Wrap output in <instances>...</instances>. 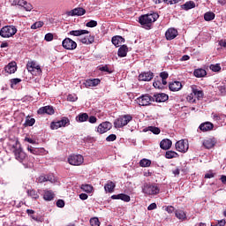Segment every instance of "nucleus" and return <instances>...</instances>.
<instances>
[{
    "label": "nucleus",
    "instance_id": "nucleus-1",
    "mask_svg": "<svg viewBox=\"0 0 226 226\" xmlns=\"http://www.w3.org/2000/svg\"><path fill=\"white\" fill-rule=\"evenodd\" d=\"M158 17H160L158 13L153 12L139 17V22L141 26H145V27H150L153 22H156V20H158Z\"/></svg>",
    "mask_w": 226,
    "mask_h": 226
},
{
    "label": "nucleus",
    "instance_id": "nucleus-2",
    "mask_svg": "<svg viewBox=\"0 0 226 226\" xmlns=\"http://www.w3.org/2000/svg\"><path fill=\"white\" fill-rule=\"evenodd\" d=\"M11 151H12L18 162H22L23 160H26V153L24 152V150H22L19 140H16L15 143L11 146Z\"/></svg>",
    "mask_w": 226,
    "mask_h": 226
},
{
    "label": "nucleus",
    "instance_id": "nucleus-3",
    "mask_svg": "<svg viewBox=\"0 0 226 226\" xmlns=\"http://www.w3.org/2000/svg\"><path fill=\"white\" fill-rule=\"evenodd\" d=\"M17 34V27L13 25L3 26L0 30L2 38H11Z\"/></svg>",
    "mask_w": 226,
    "mask_h": 226
},
{
    "label": "nucleus",
    "instance_id": "nucleus-4",
    "mask_svg": "<svg viewBox=\"0 0 226 226\" xmlns=\"http://www.w3.org/2000/svg\"><path fill=\"white\" fill-rule=\"evenodd\" d=\"M142 192L145 195H158L160 193V187L153 184H144Z\"/></svg>",
    "mask_w": 226,
    "mask_h": 226
},
{
    "label": "nucleus",
    "instance_id": "nucleus-5",
    "mask_svg": "<svg viewBox=\"0 0 226 226\" xmlns=\"http://www.w3.org/2000/svg\"><path fill=\"white\" fill-rule=\"evenodd\" d=\"M132 119L133 117L130 115L122 116L115 120V128H123V126H126V124H128V123H130V121H132Z\"/></svg>",
    "mask_w": 226,
    "mask_h": 226
},
{
    "label": "nucleus",
    "instance_id": "nucleus-6",
    "mask_svg": "<svg viewBox=\"0 0 226 226\" xmlns=\"http://www.w3.org/2000/svg\"><path fill=\"white\" fill-rule=\"evenodd\" d=\"M26 70H28L32 75L35 76L41 75V68L34 61H30L26 64Z\"/></svg>",
    "mask_w": 226,
    "mask_h": 226
},
{
    "label": "nucleus",
    "instance_id": "nucleus-7",
    "mask_svg": "<svg viewBox=\"0 0 226 226\" xmlns=\"http://www.w3.org/2000/svg\"><path fill=\"white\" fill-rule=\"evenodd\" d=\"M136 102L140 107H147L151 105L152 102H154V98L149 94H144L137 98Z\"/></svg>",
    "mask_w": 226,
    "mask_h": 226
},
{
    "label": "nucleus",
    "instance_id": "nucleus-8",
    "mask_svg": "<svg viewBox=\"0 0 226 226\" xmlns=\"http://www.w3.org/2000/svg\"><path fill=\"white\" fill-rule=\"evenodd\" d=\"M70 165L79 166L84 163V157L80 154H72L68 158Z\"/></svg>",
    "mask_w": 226,
    "mask_h": 226
},
{
    "label": "nucleus",
    "instance_id": "nucleus-9",
    "mask_svg": "<svg viewBox=\"0 0 226 226\" xmlns=\"http://www.w3.org/2000/svg\"><path fill=\"white\" fill-rule=\"evenodd\" d=\"M62 47H64V49L66 50H75V49H77V42L70 38H65L62 41Z\"/></svg>",
    "mask_w": 226,
    "mask_h": 226
},
{
    "label": "nucleus",
    "instance_id": "nucleus-10",
    "mask_svg": "<svg viewBox=\"0 0 226 226\" xmlns=\"http://www.w3.org/2000/svg\"><path fill=\"white\" fill-rule=\"evenodd\" d=\"M66 124H70V119H68L67 117H64L60 121L51 123L50 128L51 130H57L58 128H63L66 126Z\"/></svg>",
    "mask_w": 226,
    "mask_h": 226
},
{
    "label": "nucleus",
    "instance_id": "nucleus-11",
    "mask_svg": "<svg viewBox=\"0 0 226 226\" xmlns=\"http://www.w3.org/2000/svg\"><path fill=\"white\" fill-rule=\"evenodd\" d=\"M176 149L179 153H186L189 149L188 140L181 139L176 143Z\"/></svg>",
    "mask_w": 226,
    "mask_h": 226
},
{
    "label": "nucleus",
    "instance_id": "nucleus-12",
    "mask_svg": "<svg viewBox=\"0 0 226 226\" xmlns=\"http://www.w3.org/2000/svg\"><path fill=\"white\" fill-rule=\"evenodd\" d=\"M112 128V124L110 122H103L101 124L98 125L97 127V132L98 133H107L109 130Z\"/></svg>",
    "mask_w": 226,
    "mask_h": 226
},
{
    "label": "nucleus",
    "instance_id": "nucleus-13",
    "mask_svg": "<svg viewBox=\"0 0 226 226\" xmlns=\"http://www.w3.org/2000/svg\"><path fill=\"white\" fill-rule=\"evenodd\" d=\"M78 40L84 45H91L92 43H94V36L93 35H88V36L81 35L80 37L78 38Z\"/></svg>",
    "mask_w": 226,
    "mask_h": 226
},
{
    "label": "nucleus",
    "instance_id": "nucleus-14",
    "mask_svg": "<svg viewBox=\"0 0 226 226\" xmlns=\"http://www.w3.org/2000/svg\"><path fill=\"white\" fill-rule=\"evenodd\" d=\"M85 14H86V9L82 7L75 8L68 12L69 17H75V16L80 17Z\"/></svg>",
    "mask_w": 226,
    "mask_h": 226
},
{
    "label": "nucleus",
    "instance_id": "nucleus-15",
    "mask_svg": "<svg viewBox=\"0 0 226 226\" xmlns=\"http://www.w3.org/2000/svg\"><path fill=\"white\" fill-rule=\"evenodd\" d=\"M102 80L100 79H88L83 83L85 87H96Z\"/></svg>",
    "mask_w": 226,
    "mask_h": 226
},
{
    "label": "nucleus",
    "instance_id": "nucleus-16",
    "mask_svg": "<svg viewBox=\"0 0 226 226\" xmlns=\"http://www.w3.org/2000/svg\"><path fill=\"white\" fill-rule=\"evenodd\" d=\"M37 181L38 183H47V181L49 183H56V177L53 175L40 176L37 178Z\"/></svg>",
    "mask_w": 226,
    "mask_h": 226
},
{
    "label": "nucleus",
    "instance_id": "nucleus-17",
    "mask_svg": "<svg viewBox=\"0 0 226 226\" xmlns=\"http://www.w3.org/2000/svg\"><path fill=\"white\" fill-rule=\"evenodd\" d=\"M202 144L206 149H213V147L216 145V140L213 138H207Z\"/></svg>",
    "mask_w": 226,
    "mask_h": 226
},
{
    "label": "nucleus",
    "instance_id": "nucleus-18",
    "mask_svg": "<svg viewBox=\"0 0 226 226\" xmlns=\"http://www.w3.org/2000/svg\"><path fill=\"white\" fill-rule=\"evenodd\" d=\"M153 79V72H143L139 74V80H141L143 82H149Z\"/></svg>",
    "mask_w": 226,
    "mask_h": 226
},
{
    "label": "nucleus",
    "instance_id": "nucleus-19",
    "mask_svg": "<svg viewBox=\"0 0 226 226\" xmlns=\"http://www.w3.org/2000/svg\"><path fill=\"white\" fill-rule=\"evenodd\" d=\"M38 114H49L52 116L54 114V108L52 106H45L38 109Z\"/></svg>",
    "mask_w": 226,
    "mask_h": 226
},
{
    "label": "nucleus",
    "instance_id": "nucleus-20",
    "mask_svg": "<svg viewBox=\"0 0 226 226\" xmlns=\"http://www.w3.org/2000/svg\"><path fill=\"white\" fill-rule=\"evenodd\" d=\"M6 73H15L17 72V63L16 62H11L8 64V65L4 68Z\"/></svg>",
    "mask_w": 226,
    "mask_h": 226
},
{
    "label": "nucleus",
    "instance_id": "nucleus-21",
    "mask_svg": "<svg viewBox=\"0 0 226 226\" xmlns=\"http://www.w3.org/2000/svg\"><path fill=\"white\" fill-rule=\"evenodd\" d=\"M165 36L167 40H174L177 36V30L175 28H170L166 31Z\"/></svg>",
    "mask_w": 226,
    "mask_h": 226
},
{
    "label": "nucleus",
    "instance_id": "nucleus-22",
    "mask_svg": "<svg viewBox=\"0 0 226 226\" xmlns=\"http://www.w3.org/2000/svg\"><path fill=\"white\" fill-rule=\"evenodd\" d=\"M161 149H164V151H167V149H170L172 147V141L169 139H162L160 143Z\"/></svg>",
    "mask_w": 226,
    "mask_h": 226
},
{
    "label": "nucleus",
    "instance_id": "nucleus-23",
    "mask_svg": "<svg viewBox=\"0 0 226 226\" xmlns=\"http://www.w3.org/2000/svg\"><path fill=\"white\" fill-rule=\"evenodd\" d=\"M111 41L113 45H115V47H121V45L124 43V38H123L122 36L117 35L112 38Z\"/></svg>",
    "mask_w": 226,
    "mask_h": 226
},
{
    "label": "nucleus",
    "instance_id": "nucleus-24",
    "mask_svg": "<svg viewBox=\"0 0 226 226\" xmlns=\"http://www.w3.org/2000/svg\"><path fill=\"white\" fill-rule=\"evenodd\" d=\"M154 98H155V102L157 103H162V102H167V100H169V95L162 93V94H155Z\"/></svg>",
    "mask_w": 226,
    "mask_h": 226
},
{
    "label": "nucleus",
    "instance_id": "nucleus-25",
    "mask_svg": "<svg viewBox=\"0 0 226 226\" xmlns=\"http://www.w3.org/2000/svg\"><path fill=\"white\" fill-rule=\"evenodd\" d=\"M213 128L214 125L211 122H206L200 125V130H201V132H210Z\"/></svg>",
    "mask_w": 226,
    "mask_h": 226
},
{
    "label": "nucleus",
    "instance_id": "nucleus-26",
    "mask_svg": "<svg viewBox=\"0 0 226 226\" xmlns=\"http://www.w3.org/2000/svg\"><path fill=\"white\" fill-rule=\"evenodd\" d=\"M128 54V46L126 45H122L118 49V57H126V55Z\"/></svg>",
    "mask_w": 226,
    "mask_h": 226
},
{
    "label": "nucleus",
    "instance_id": "nucleus-27",
    "mask_svg": "<svg viewBox=\"0 0 226 226\" xmlns=\"http://www.w3.org/2000/svg\"><path fill=\"white\" fill-rule=\"evenodd\" d=\"M71 36H79V38L84 34H89V31L87 30H72L69 33Z\"/></svg>",
    "mask_w": 226,
    "mask_h": 226
},
{
    "label": "nucleus",
    "instance_id": "nucleus-28",
    "mask_svg": "<svg viewBox=\"0 0 226 226\" xmlns=\"http://www.w3.org/2000/svg\"><path fill=\"white\" fill-rule=\"evenodd\" d=\"M169 87L170 91H179L183 87V85L179 81H174L170 84Z\"/></svg>",
    "mask_w": 226,
    "mask_h": 226
},
{
    "label": "nucleus",
    "instance_id": "nucleus-29",
    "mask_svg": "<svg viewBox=\"0 0 226 226\" xmlns=\"http://www.w3.org/2000/svg\"><path fill=\"white\" fill-rule=\"evenodd\" d=\"M192 89L197 100H202V98H204V92H202V90H199L195 87H192Z\"/></svg>",
    "mask_w": 226,
    "mask_h": 226
},
{
    "label": "nucleus",
    "instance_id": "nucleus-30",
    "mask_svg": "<svg viewBox=\"0 0 226 226\" xmlns=\"http://www.w3.org/2000/svg\"><path fill=\"white\" fill-rule=\"evenodd\" d=\"M175 216L178 219L184 222V220H186V213L185 211L178 209L175 211Z\"/></svg>",
    "mask_w": 226,
    "mask_h": 226
},
{
    "label": "nucleus",
    "instance_id": "nucleus-31",
    "mask_svg": "<svg viewBox=\"0 0 226 226\" xmlns=\"http://www.w3.org/2000/svg\"><path fill=\"white\" fill-rule=\"evenodd\" d=\"M194 75L198 78V79H200L202 77H206L207 75V72H206V70L204 69H196L194 71Z\"/></svg>",
    "mask_w": 226,
    "mask_h": 226
},
{
    "label": "nucleus",
    "instance_id": "nucleus-32",
    "mask_svg": "<svg viewBox=\"0 0 226 226\" xmlns=\"http://www.w3.org/2000/svg\"><path fill=\"white\" fill-rule=\"evenodd\" d=\"M116 188V184L113 182H109L105 186L104 190L105 192H109V193H112L114 192V189Z\"/></svg>",
    "mask_w": 226,
    "mask_h": 226
},
{
    "label": "nucleus",
    "instance_id": "nucleus-33",
    "mask_svg": "<svg viewBox=\"0 0 226 226\" xmlns=\"http://www.w3.org/2000/svg\"><path fill=\"white\" fill-rule=\"evenodd\" d=\"M215 13L212 11H207L204 14V19L207 22H211V20H215Z\"/></svg>",
    "mask_w": 226,
    "mask_h": 226
},
{
    "label": "nucleus",
    "instance_id": "nucleus-34",
    "mask_svg": "<svg viewBox=\"0 0 226 226\" xmlns=\"http://www.w3.org/2000/svg\"><path fill=\"white\" fill-rule=\"evenodd\" d=\"M80 188L83 192H86V193H91L93 192V186L91 185H81Z\"/></svg>",
    "mask_w": 226,
    "mask_h": 226
},
{
    "label": "nucleus",
    "instance_id": "nucleus-35",
    "mask_svg": "<svg viewBox=\"0 0 226 226\" xmlns=\"http://www.w3.org/2000/svg\"><path fill=\"white\" fill-rule=\"evenodd\" d=\"M165 156L168 160H171V158H177L179 154L175 151H167Z\"/></svg>",
    "mask_w": 226,
    "mask_h": 226
},
{
    "label": "nucleus",
    "instance_id": "nucleus-36",
    "mask_svg": "<svg viewBox=\"0 0 226 226\" xmlns=\"http://www.w3.org/2000/svg\"><path fill=\"white\" fill-rule=\"evenodd\" d=\"M43 199H44V200H53V199H54V192H52L50 191H46L44 192Z\"/></svg>",
    "mask_w": 226,
    "mask_h": 226
},
{
    "label": "nucleus",
    "instance_id": "nucleus-37",
    "mask_svg": "<svg viewBox=\"0 0 226 226\" xmlns=\"http://www.w3.org/2000/svg\"><path fill=\"white\" fill-rule=\"evenodd\" d=\"M77 119H79V123H84L85 121H87V119H89V116L87 115V113H82L77 117Z\"/></svg>",
    "mask_w": 226,
    "mask_h": 226
},
{
    "label": "nucleus",
    "instance_id": "nucleus-38",
    "mask_svg": "<svg viewBox=\"0 0 226 226\" xmlns=\"http://www.w3.org/2000/svg\"><path fill=\"white\" fill-rule=\"evenodd\" d=\"M183 10H192V8H195V3L193 2H186L182 5Z\"/></svg>",
    "mask_w": 226,
    "mask_h": 226
},
{
    "label": "nucleus",
    "instance_id": "nucleus-39",
    "mask_svg": "<svg viewBox=\"0 0 226 226\" xmlns=\"http://www.w3.org/2000/svg\"><path fill=\"white\" fill-rule=\"evenodd\" d=\"M27 194L29 195V197H32V199H40V195H38V193L34 190H28Z\"/></svg>",
    "mask_w": 226,
    "mask_h": 226
},
{
    "label": "nucleus",
    "instance_id": "nucleus-40",
    "mask_svg": "<svg viewBox=\"0 0 226 226\" xmlns=\"http://www.w3.org/2000/svg\"><path fill=\"white\" fill-rule=\"evenodd\" d=\"M32 154H45V148H34Z\"/></svg>",
    "mask_w": 226,
    "mask_h": 226
},
{
    "label": "nucleus",
    "instance_id": "nucleus-41",
    "mask_svg": "<svg viewBox=\"0 0 226 226\" xmlns=\"http://www.w3.org/2000/svg\"><path fill=\"white\" fill-rule=\"evenodd\" d=\"M187 102L190 103H195V94H193V89H192V93L187 96Z\"/></svg>",
    "mask_w": 226,
    "mask_h": 226
},
{
    "label": "nucleus",
    "instance_id": "nucleus-42",
    "mask_svg": "<svg viewBox=\"0 0 226 226\" xmlns=\"http://www.w3.org/2000/svg\"><path fill=\"white\" fill-rule=\"evenodd\" d=\"M139 165H140V167H149V165H151V161H149L147 159H142L139 162Z\"/></svg>",
    "mask_w": 226,
    "mask_h": 226
},
{
    "label": "nucleus",
    "instance_id": "nucleus-43",
    "mask_svg": "<svg viewBox=\"0 0 226 226\" xmlns=\"http://www.w3.org/2000/svg\"><path fill=\"white\" fill-rule=\"evenodd\" d=\"M91 226H100V220L98 217H94L90 219Z\"/></svg>",
    "mask_w": 226,
    "mask_h": 226
},
{
    "label": "nucleus",
    "instance_id": "nucleus-44",
    "mask_svg": "<svg viewBox=\"0 0 226 226\" xmlns=\"http://www.w3.org/2000/svg\"><path fill=\"white\" fill-rule=\"evenodd\" d=\"M25 0H13L12 2V5L13 6H24V4H26Z\"/></svg>",
    "mask_w": 226,
    "mask_h": 226
},
{
    "label": "nucleus",
    "instance_id": "nucleus-45",
    "mask_svg": "<svg viewBox=\"0 0 226 226\" xmlns=\"http://www.w3.org/2000/svg\"><path fill=\"white\" fill-rule=\"evenodd\" d=\"M39 27H43V22L42 21L35 22L31 26V29H39Z\"/></svg>",
    "mask_w": 226,
    "mask_h": 226
},
{
    "label": "nucleus",
    "instance_id": "nucleus-46",
    "mask_svg": "<svg viewBox=\"0 0 226 226\" xmlns=\"http://www.w3.org/2000/svg\"><path fill=\"white\" fill-rule=\"evenodd\" d=\"M34 123H36V120H34V118L26 117L25 124L26 126H33Z\"/></svg>",
    "mask_w": 226,
    "mask_h": 226
},
{
    "label": "nucleus",
    "instance_id": "nucleus-47",
    "mask_svg": "<svg viewBox=\"0 0 226 226\" xmlns=\"http://www.w3.org/2000/svg\"><path fill=\"white\" fill-rule=\"evenodd\" d=\"M77 100H79V97H77V94H71L67 96L68 102H77Z\"/></svg>",
    "mask_w": 226,
    "mask_h": 226
},
{
    "label": "nucleus",
    "instance_id": "nucleus-48",
    "mask_svg": "<svg viewBox=\"0 0 226 226\" xmlns=\"http://www.w3.org/2000/svg\"><path fill=\"white\" fill-rule=\"evenodd\" d=\"M148 130L149 132H152V133H154V135H159L160 133V128L158 127L149 126Z\"/></svg>",
    "mask_w": 226,
    "mask_h": 226
},
{
    "label": "nucleus",
    "instance_id": "nucleus-49",
    "mask_svg": "<svg viewBox=\"0 0 226 226\" xmlns=\"http://www.w3.org/2000/svg\"><path fill=\"white\" fill-rule=\"evenodd\" d=\"M87 27H96L98 26V22L95 20H90L86 24Z\"/></svg>",
    "mask_w": 226,
    "mask_h": 226
},
{
    "label": "nucleus",
    "instance_id": "nucleus-50",
    "mask_svg": "<svg viewBox=\"0 0 226 226\" xmlns=\"http://www.w3.org/2000/svg\"><path fill=\"white\" fill-rule=\"evenodd\" d=\"M210 70H212V72H220V70H222V67H220V64H211Z\"/></svg>",
    "mask_w": 226,
    "mask_h": 226
},
{
    "label": "nucleus",
    "instance_id": "nucleus-51",
    "mask_svg": "<svg viewBox=\"0 0 226 226\" xmlns=\"http://www.w3.org/2000/svg\"><path fill=\"white\" fill-rule=\"evenodd\" d=\"M22 82V79H19V78H16V79H12L11 80V87H13V86H17V84Z\"/></svg>",
    "mask_w": 226,
    "mask_h": 226
},
{
    "label": "nucleus",
    "instance_id": "nucleus-52",
    "mask_svg": "<svg viewBox=\"0 0 226 226\" xmlns=\"http://www.w3.org/2000/svg\"><path fill=\"white\" fill-rule=\"evenodd\" d=\"M117 139V136L116 134H110L106 138L107 142H114Z\"/></svg>",
    "mask_w": 226,
    "mask_h": 226
},
{
    "label": "nucleus",
    "instance_id": "nucleus-53",
    "mask_svg": "<svg viewBox=\"0 0 226 226\" xmlns=\"http://www.w3.org/2000/svg\"><path fill=\"white\" fill-rule=\"evenodd\" d=\"M44 40L46 41H52L54 40V34H52L51 33H49L45 35Z\"/></svg>",
    "mask_w": 226,
    "mask_h": 226
},
{
    "label": "nucleus",
    "instance_id": "nucleus-54",
    "mask_svg": "<svg viewBox=\"0 0 226 226\" xmlns=\"http://www.w3.org/2000/svg\"><path fill=\"white\" fill-rule=\"evenodd\" d=\"M120 200H124V202H130V196L126 194H120Z\"/></svg>",
    "mask_w": 226,
    "mask_h": 226
},
{
    "label": "nucleus",
    "instance_id": "nucleus-55",
    "mask_svg": "<svg viewBox=\"0 0 226 226\" xmlns=\"http://www.w3.org/2000/svg\"><path fill=\"white\" fill-rule=\"evenodd\" d=\"M155 4H160V3H166V4H172V0H154Z\"/></svg>",
    "mask_w": 226,
    "mask_h": 226
},
{
    "label": "nucleus",
    "instance_id": "nucleus-56",
    "mask_svg": "<svg viewBox=\"0 0 226 226\" xmlns=\"http://www.w3.org/2000/svg\"><path fill=\"white\" fill-rule=\"evenodd\" d=\"M154 87H155V89H162V87H163V86L162 85V81H154L153 84Z\"/></svg>",
    "mask_w": 226,
    "mask_h": 226
},
{
    "label": "nucleus",
    "instance_id": "nucleus-57",
    "mask_svg": "<svg viewBox=\"0 0 226 226\" xmlns=\"http://www.w3.org/2000/svg\"><path fill=\"white\" fill-rule=\"evenodd\" d=\"M23 7L26 11H31V10H33V5L31 4H27V2H26Z\"/></svg>",
    "mask_w": 226,
    "mask_h": 226
},
{
    "label": "nucleus",
    "instance_id": "nucleus-58",
    "mask_svg": "<svg viewBox=\"0 0 226 226\" xmlns=\"http://www.w3.org/2000/svg\"><path fill=\"white\" fill-rule=\"evenodd\" d=\"M88 121L92 124H94V123H96L98 121V118H96V117H94V116H91V117H89Z\"/></svg>",
    "mask_w": 226,
    "mask_h": 226
},
{
    "label": "nucleus",
    "instance_id": "nucleus-59",
    "mask_svg": "<svg viewBox=\"0 0 226 226\" xmlns=\"http://www.w3.org/2000/svg\"><path fill=\"white\" fill-rule=\"evenodd\" d=\"M160 77L162 79H169V73H167L166 72H162L160 73Z\"/></svg>",
    "mask_w": 226,
    "mask_h": 226
},
{
    "label": "nucleus",
    "instance_id": "nucleus-60",
    "mask_svg": "<svg viewBox=\"0 0 226 226\" xmlns=\"http://www.w3.org/2000/svg\"><path fill=\"white\" fill-rule=\"evenodd\" d=\"M56 206H57V207H64V200H58L56 201Z\"/></svg>",
    "mask_w": 226,
    "mask_h": 226
},
{
    "label": "nucleus",
    "instance_id": "nucleus-61",
    "mask_svg": "<svg viewBox=\"0 0 226 226\" xmlns=\"http://www.w3.org/2000/svg\"><path fill=\"white\" fill-rule=\"evenodd\" d=\"M165 211H167V213L170 214V213H174V211H176V209L174 208V207L170 206L165 208Z\"/></svg>",
    "mask_w": 226,
    "mask_h": 226
},
{
    "label": "nucleus",
    "instance_id": "nucleus-62",
    "mask_svg": "<svg viewBox=\"0 0 226 226\" xmlns=\"http://www.w3.org/2000/svg\"><path fill=\"white\" fill-rule=\"evenodd\" d=\"M157 206L156 203H152L147 207L148 211H153V209H156Z\"/></svg>",
    "mask_w": 226,
    "mask_h": 226
},
{
    "label": "nucleus",
    "instance_id": "nucleus-63",
    "mask_svg": "<svg viewBox=\"0 0 226 226\" xmlns=\"http://www.w3.org/2000/svg\"><path fill=\"white\" fill-rule=\"evenodd\" d=\"M217 223L219 226H225L226 221H225V219H222V220L218 221Z\"/></svg>",
    "mask_w": 226,
    "mask_h": 226
},
{
    "label": "nucleus",
    "instance_id": "nucleus-64",
    "mask_svg": "<svg viewBox=\"0 0 226 226\" xmlns=\"http://www.w3.org/2000/svg\"><path fill=\"white\" fill-rule=\"evenodd\" d=\"M218 89L221 93H226V87L225 86H220L218 87Z\"/></svg>",
    "mask_w": 226,
    "mask_h": 226
}]
</instances>
